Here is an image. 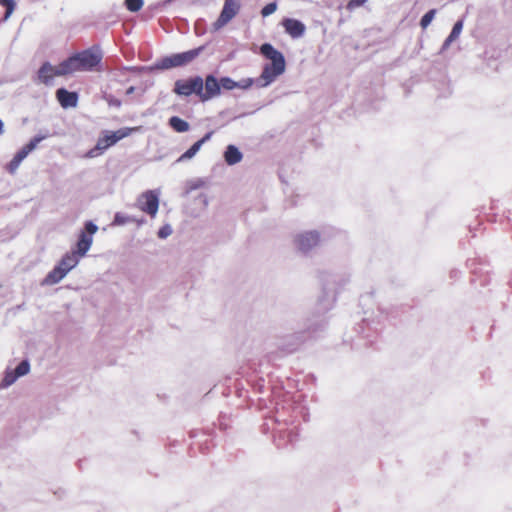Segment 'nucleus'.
<instances>
[{"label": "nucleus", "instance_id": "nucleus-1", "mask_svg": "<svg viewBox=\"0 0 512 512\" xmlns=\"http://www.w3.org/2000/svg\"><path fill=\"white\" fill-rule=\"evenodd\" d=\"M98 227L91 221L85 223V228L79 234L76 250L63 255L56 265L45 277L44 284L54 285L59 283L69 271L77 266L81 257L85 256L93 243V235Z\"/></svg>", "mask_w": 512, "mask_h": 512}, {"label": "nucleus", "instance_id": "nucleus-2", "mask_svg": "<svg viewBox=\"0 0 512 512\" xmlns=\"http://www.w3.org/2000/svg\"><path fill=\"white\" fill-rule=\"evenodd\" d=\"M260 52L264 57L271 60L270 64L264 66L257 80L260 87H265L285 71V59L282 53L269 43L261 45Z\"/></svg>", "mask_w": 512, "mask_h": 512}, {"label": "nucleus", "instance_id": "nucleus-3", "mask_svg": "<svg viewBox=\"0 0 512 512\" xmlns=\"http://www.w3.org/2000/svg\"><path fill=\"white\" fill-rule=\"evenodd\" d=\"M102 58L103 54L99 47L93 46L65 59L66 71H68V74L93 70L98 71Z\"/></svg>", "mask_w": 512, "mask_h": 512}, {"label": "nucleus", "instance_id": "nucleus-4", "mask_svg": "<svg viewBox=\"0 0 512 512\" xmlns=\"http://www.w3.org/2000/svg\"><path fill=\"white\" fill-rule=\"evenodd\" d=\"M138 129V127H124L116 131H104L103 135L98 138L95 147L87 152L86 157L95 158L100 156L105 150L115 145L118 141L130 136L132 132Z\"/></svg>", "mask_w": 512, "mask_h": 512}, {"label": "nucleus", "instance_id": "nucleus-5", "mask_svg": "<svg viewBox=\"0 0 512 512\" xmlns=\"http://www.w3.org/2000/svg\"><path fill=\"white\" fill-rule=\"evenodd\" d=\"M240 9V0H225L219 17L213 23V29L217 31L226 26L236 15H238Z\"/></svg>", "mask_w": 512, "mask_h": 512}, {"label": "nucleus", "instance_id": "nucleus-6", "mask_svg": "<svg viewBox=\"0 0 512 512\" xmlns=\"http://www.w3.org/2000/svg\"><path fill=\"white\" fill-rule=\"evenodd\" d=\"M174 92L180 96H190L195 94L200 99V93L202 92V78L196 76L189 79H180L175 82Z\"/></svg>", "mask_w": 512, "mask_h": 512}, {"label": "nucleus", "instance_id": "nucleus-7", "mask_svg": "<svg viewBox=\"0 0 512 512\" xmlns=\"http://www.w3.org/2000/svg\"><path fill=\"white\" fill-rule=\"evenodd\" d=\"M46 138V136L37 135L33 137L26 145H24L7 164V171L11 174L15 173L21 162L32 152L37 145Z\"/></svg>", "mask_w": 512, "mask_h": 512}, {"label": "nucleus", "instance_id": "nucleus-8", "mask_svg": "<svg viewBox=\"0 0 512 512\" xmlns=\"http://www.w3.org/2000/svg\"><path fill=\"white\" fill-rule=\"evenodd\" d=\"M65 61L57 66H52L49 62H45L38 70V79L41 83L49 85L55 77L69 75Z\"/></svg>", "mask_w": 512, "mask_h": 512}, {"label": "nucleus", "instance_id": "nucleus-9", "mask_svg": "<svg viewBox=\"0 0 512 512\" xmlns=\"http://www.w3.org/2000/svg\"><path fill=\"white\" fill-rule=\"evenodd\" d=\"M137 205L142 212L155 217L159 208L158 195L154 191L148 190L140 195Z\"/></svg>", "mask_w": 512, "mask_h": 512}, {"label": "nucleus", "instance_id": "nucleus-10", "mask_svg": "<svg viewBox=\"0 0 512 512\" xmlns=\"http://www.w3.org/2000/svg\"><path fill=\"white\" fill-rule=\"evenodd\" d=\"M219 95L220 84L213 75H207L205 80L202 79V92L200 93V101L206 102Z\"/></svg>", "mask_w": 512, "mask_h": 512}, {"label": "nucleus", "instance_id": "nucleus-11", "mask_svg": "<svg viewBox=\"0 0 512 512\" xmlns=\"http://www.w3.org/2000/svg\"><path fill=\"white\" fill-rule=\"evenodd\" d=\"M320 242L319 233L316 231H310L299 235L296 239L298 248L301 251H308L313 247L317 246Z\"/></svg>", "mask_w": 512, "mask_h": 512}, {"label": "nucleus", "instance_id": "nucleus-12", "mask_svg": "<svg viewBox=\"0 0 512 512\" xmlns=\"http://www.w3.org/2000/svg\"><path fill=\"white\" fill-rule=\"evenodd\" d=\"M56 98L63 108L76 107L78 103V94L65 88H59L56 91Z\"/></svg>", "mask_w": 512, "mask_h": 512}, {"label": "nucleus", "instance_id": "nucleus-13", "mask_svg": "<svg viewBox=\"0 0 512 512\" xmlns=\"http://www.w3.org/2000/svg\"><path fill=\"white\" fill-rule=\"evenodd\" d=\"M282 25L285 31L293 38H298L305 32L304 24L296 19H284Z\"/></svg>", "mask_w": 512, "mask_h": 512}, {"label": "nucleus", "instance_id": "nucleus-14", "mask_svg": "<svg viewBox=\"0 0 512 512\" xmlns=\"http://www.w3.org/2000/svg\"><path fill=\"white\" fill-rule=\"evenodd\" d=\"M254 83V80L251 78L243 79L240 82H236L229 77H222L219 81L220 89L223 88L225 90H233L235 88L248 89Z\"/></svg>", "mask_w": 512, "mask_h": 512}, {"label": "nucleus", "instance_id": "nucleus-15", "mask_svg": "<svg viewBox=\"0 0 512 512\" xmlns=\"http://www.w3.org/2000/svg\"><path fill=\"white\" fill-rule=\"evenodd\" d=\"M212 134H213L212 131H210L207 134H205L204 137H202L200 140L195 142L185 153H183L180 156V158L178 159V161H183V160H186V159H191L193 156H195V154L200 150L202 145L211 138Z\"/></svg>", "mask_w": 512, "mask_h": 512}, {"label": "nucleus", "instance_id": "nucleus-16", "mask_svg": "<svg viewBox=\"0 0 512 512\" xmlns=\"http://www.w3.org/2000/svg\"><path fill=\"white\" fill-rule=\"evenodd\" d=\"M242 153L234 145H228L224 153L225 162L228 165H235L242 160Z\"/></svg>", "mask_w": 512, "mask_h": 512}, {"label": "nucleus", "instance_id": "nucleus-17", "mask_svg": "<svg viewBox=\"0 0 512 512\" xmlns=\"http://www.w3.org/2000/svg\"><path fill=\"white\" fill-rule=\"evenodd\" d=\"M203 50V47H198L192 50H188L182 53H177V56L179 58V62L181 66L187 65L191 63L193 60H195L201 51Z\"/></svg>", "mask_w": 512, "mask_h": 512}, {"label": "nucleus", "instance_id": "nucleus-18", "mask_svg": "<svg viewBox=\"0 0 512 512\" xmlns=\"http://www.w3.org/2000/svg\"><path fill=\"white\" fill-rule=\"evenodd\" d=\"M179 58L177 54L162 58L156 65L158 69L167 70L174 67H180Z\"/></svg>", "mask_w": 512, "mask_h": 512}, {"label": "nucleus", "instance_id": "nucleus-19", "mask_svg": "<svg viewBox=\"0 0 512 512\" xmlns=\"http://www.w3.org/2000/svg\"><path fill=\"white\" fill-rule=\"evenodd\" d=\"M169 124L176 132H186L189 130V123L177 116L171 117Z\"/></svg>", "mask_w": 512, "mask_h": 512}, {"label": "nucleus", "instance_id": "nucleus-20", "mask_svg": "<svg viewBox=\"0 0 512 512\" xmlns=\"http://www.w3.org/2000/svg\"><path fill=\"white\" fill-rule=\"evenodd\" d=\"M462 28H463L462 20H459L454 24L451 33L449 34V36L447 37V39L444 42V45H443L444 48L448 47L454 40H456L459 37V35L462 31Z\"/></svg>", "mask_w": 512, "mask_h": 512}, {"label": "nucleus", "instance_id": "nucleus-21", "mask_svg": "<svg viewBox=\"0 0 512 512\" xmlns=\"http://www.w3.org/2000/svg\"><path fill=\"white\" fill-rule=\"evenodd\" d=\"M436 14L435 9L429 10L426 14L423 15V17L420 20V26L422 29H426L429 24L432 22Z\"/></svg>", "mask_w": 512, "mask_h": 512}, {"label": "nucleus", "instance_id": "nucleus-22", "mask_svg": "<svg viewBox=\"0 0 512 512\" xmlns=\"http://www.w3.org/2000/svg\"><path fill=\"white\" fill-rule=\"evenodd\" d=\"M143 0H125L126 8L130 12H138L143 7Z\"/></svg>", "mask_w": 512, "mask_h": 512}, {"label": "nucleus", "instance_id": "nucleus-23", "mask_svg": "<svg viewBox=\"0 0 512 512\" xmlns=\"http://www.w3.org/2000/svg\"><path fill=\"white\" fill-rule=\"evenodd\" d=\"M29 370H30V365H29L28 361L24 360L17 365V367L14 370V374L17 377L24 376L29 372Z\"/></svg>", "mask_w": 512, "mask_h": 512}, {"label": "nucleus", "instance_id": "nucleus-24", "mask_svg": "<svg viewBox=\"0 0 512 512\" xmlns=\"http://www.w3.org/2000/svg\"><path fill=\"white\" fill-rule=\"evenodd\" d=\"M0 5L6 8L5 19L9 18L15 8L14 0H0Z\"/></svg>", "mask_w": 512, "mask_h": 512}, {"label": "nucleus", "instance_id": "nucleus-25", "mask_svg": "<svg viewBox=\"0 0 512 512\" xmlns=\"http://www.w3.org/2000/svg\"><path fill=\"white\" fill-rule=\"evenodd\" d=\"M276 9H277L276 3H274V2L269 3L262 8L261 15L263 17H267V16L273 14L276 11Z\"/></svg>", "mask_w": 512, "mask_h": 512}, {"label": "nucleus", "instance_id": "nucleus-26", "mask_svg": "<svg viewBox=\"0 0 512 512\" xmlns=\"http://www.w3.org/2000/svg\"><path fill=\"white\" fill-rule=\"evenodd\" d=\"M18 377L14 374V372H7L3 381L2 386H9L11 385Z\"/></svg>", "mask_w": 512, "mask_h": 512}, {"label": "nucleus", "instance_id": "nucleus-27", "mask_svg": "<svg viewBox=\"0 0 512 512\" xmlns=\"http://www.w3.org/2000/svg\"><path fill=\"white\" fill-rule=\"evenodd\" d=\"M367 0H350L347 4L348 10H353L359 6H362L364 3H366Z\"/></svg>", "mask_w": 512, "mask_h": 512}, {"label": "nucleus", "instance_id": "nucleus-28", "mask_svg": "<svg viewBox=\"0 0 512 512\" xmlns=\"http://www.w3.org/2000/svg\"><path fill=\"white\" fill-rule=\"evenodd\" d=\"M171 233V229L170 227L168 226H165V227H162L159 231H158V236L160 238H166L168 235H170Z\"/></svg>", "mask_w": 512, "mask_h": 512}, {"label": "nucleus", "instance_id": "nucleus-29", "mask_svg": "<svg viewBox=\"0 0 512 512\" xmlns=\"http://www.w3.org/2000/svg\"><path fill=\"white\" fill-rule=\"evenodd\" d=\"M109 104L119 107L121 105V101L120 100H111V101H109Z\"/></svg>", "mask_w": 512, "mask_h": 512}, {"label": "nucleus", "instance_id": "nucleus-30", "mask_svg": "<svg viewBox=\"0 0 512 512\" xmlns=\"http://www.w3.org/2000/svg\"><path fill=\"white\" fill-rule=\"evenodd\" d=\"M3 132V122L0 120V134Z\"/></svg>", "mask_w": 512, "mask_h": 512}, {"label": "nucleus", "instance_id": "nucleus-31", "mask_svg": "<svg viewBox=\"0 0 512 512\" xmlns=\"http://www.w3.org/2000/svg\"><path fill=\"white\" fill-rule=\"evenodd\" d=\"M134 91V87H130L128 90H127V93L130 94Z\"/></svg>", "mask_w": 512, "mask_h": 512}]
</instances>
